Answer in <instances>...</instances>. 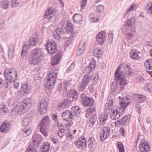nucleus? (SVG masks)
Instances as JSON below:
<instances>
[{
  "instance_id": "nucleus-63",
  "label": "nucleus",
  "mask_w": 152,
  "mask_h": 152,
  "mask_svg": "<svg viewBox=\"0 0 152 152\" xmlns=\"http://www.w3.org/2000/svg\"><path fill=\"white\" fill-rule=\"evenodd\" d=\"M15 48V45L13 44H11L10 45L9 47V51H14Z\"/></svg>"
},
{
  "instance_id": "nucleus-56",
  "label": "nucleus",
  "mask_w": 152,
  "mask_h": 152,
  "mask_svg": "<svg viewBox=\"0 0 152 152\" xmlns=\"http://www.w3.org/2000/svg\"><path fill=\"white\" fill-rule=\"evenodd\" d=\"M146 61L148 65V66L147 65V68L150 70H152V60H149Z\"/></svg>"
},
{
  "instance_id": "nucleus-30",
  "label": "nucleus",
  "mask_w": 152,
  "mask_h": 152,
  "mask_svg": "<svg viewBox=\"0 0 152 152\" xmlns=\"http://www.w3.org/2000/svg\"><path fill=\"white\" fill-rule=\"evenodd\" d=\"M140 53L138 52V53L134 50H132L130 52V56L132 59H137L138 58V59H140V57L139 55Z\"/></svg>"
},
{
  "instance_id": "nucleus-47",
  "label": "nucleus",
  "mask_w": 152,
  "mask_h": 152,
  "mask_svg": "<svg viewBox=\"0 0 152 152\" xmlns=\"http://www.w3.org/2000/svg\"><path fill=\"white\" fill-rule=\"evenodd\" d=\"M117 146L119 152H124V145L121 142H118Z\"/></svg>"
},
{
  "instance_id": "nucleus-5",
  "label": "nucleus",
  "mask_w": 152,
  "mask_h": 152,
  "mask_svg": "<svg viewBox=\"0 0 152 152\" xmlns=\"http://www.w3.org/2000/svg\"><path fill=\"white\" fill-rule=\"evenodd\" d=\"M57 74L56 73H49L46 77L47 83L45 86L48 89L52 88L54 86L56 80Z\"/></svg>"
},
{
  "instance_id": "nucleus-4",
  "label": "nucleus",
  "mask_w": 152,
  "mask_h": 152,
  "mask_svg": "<svg viewBox=\"0 0 152 152\" xmlns=\"http://www.w3.org/2000/svg\"><path fill=\"white\" fill-rule=\"evenodd\" d=\"M50 117L46 116L43 118L39 124L40 131L45 136L48 135L47 127L50 124Z\"/></svg>"
},
{
  "instance_id": "nucleus-17",
  "label": "nucleus",
  "mask_w": 152,
  "mask_h": 152,
  "mask_svg": "<svg viewBox=\"0 0 152 152\" xmlns=\"http://www.w3.org/2000/svg\"><path fill=\"white\" fill-rule=\"evenodd\" d=\"M96 64L94 60L91 61L89 62L88 65L85 67V72L88 74L91 73L93 71L96 66Z\"/></svg>"
},
{
  "instance_id": "nucleus-50",
  "label": "nucleus",
  "mask_w": 152,
  "mask_h": 152,
  "mask_svg": "<svg viewBox=\"0 0 152 152\" xmlns=\"http://www.w3.org/2000/svg\"><path fill=\"white\" fill-rule=\"evenodd\" d=\"M95 107L94 106H92L91 108H89L87 111V114L88 115H91L92 113H93V114H95V112L96 111V110L95 109Z\"/></svg>"
},
{
  "instance_id": "nucleus-52",
  "label": "nucleus",
  "mask_w": 152,
  "mask_h": 152,
  "mask_svg": "<svg viewBox=\"0 0 152 152\" xmlns=\"http://www.w3.org/2000/svg\"><path fill=\"white\" fill-rule=\"evenodd\" d=\"M144 88L148 91L152 93V84L148 83L145 86Z\"/></svg>"
},
{
  "instance_id": "nucleus-31",
  "label": "nucleus",
  "mask_w": 152,
  "mask_h": 152,
  "mask_svg": "<svg viewBox=\"0 0 152 152\" xmlns=\"http://www.w3.org/2000/svg\"><path fill=\"white\" fill-rule=\"evenodd\" d=\"M50 145L47 142L43 143L40 146L41 151L42 152H47L50 148Z\"/></svg>"
},
{
  "instance_id": "nucleus-51",
  "label": "nucleus",
  "mask_w": 152,
  "mask_h": 152,
  "mask_svg": "<svg viewBox=\"0 0 152 152\" xmlns=\"http://www.w3.org/2000/svg\"><path fill=\"white\" fill-rule=\"evenodd\" d=\"M75 63L73 62L72 63L67 69L66 72L67 73H69L73 71L75 69Z\"/></svg>"
},
{
  "instance_id": "nucleus-11",
  "label": "nucleus",
  "mask_w": 152,
  "mask_h": 152,
  "mask_svg": "<svg viewBox=\"0 0 152 152\" xmlns=\"http://www.w3.org/2000/svg\"><path fill=\"white\" fill-rule=\"evenodd\" d=\"M66 94L68 99L72 100V102L77 100L78 97L77 92L75 90H70L66 93Z\"/></svg>"
},
{
  "instance_id": "nucleus-39",
  "label": "nucleus",
  "mask_w": 152,
  "mask_h": 152,
  "mask_svg": "<svg viewBox=\"0 0 152 152\" xmlns=\"http://www.w3.org/2000/svg\"><path fill=\"white\" fill-rule=\"evenodd\" d=\"M130 116L129 115H125L121 119V122L124 125L128 124L129 121Z\"/></svg>"
},
{
  "instance_id": "nucleus-54",
  "label": "nucleus",
  "mask_w": 152,
  "mask_h": 152,
  "mask_svg": "<svg viewBox=\"0 0 152 152\" xmlns=\"http://www.w3.org/2000/svg\"><path fill=\"white\" fill-rule=\"evenodd\" d=\"M20 0H12L11 1V6L12 7H16L19 6Z\"/></svg>"
},
{
  "instance_id": "nucleus-64",
  "label": "nucleus",
  "mask_w": 152,
  "mask_h": 152,
  "mask_svg": "<svg viewBox=\"0 0 152 152\" xmlns=\"http://www.w3.org/2000/svg\"><path fill=\"white\" fill-rule=\"evenodd\" d=\"M133 34L132 33H127L126 35V38L129 40H130L133 37Z\"/></svg>"
},
{
  "instance_id": "nucleus-43",
  "label": "nucleus",
  "mask_w": 152,
  "mask_h": 152,
  "mask_svg": "<svg viewBox=\"0 0 152 152\" xmlns=\"http://www.w3.org/2000/svg\"><path fill=\"white\" fill-rule=\"evenodd\" d=\"M108 115V114H104L101 115V117L99 119L101 124L103 125L105 123L106 121Z\"/></svg>"
},
{
  "instance_id": "nucleus-29",
  "label": "nucleus",
  "mask_w": 152,
  "mask_h": 152,
  "mask_svg": "<svg viewBox=\"0 0 152 152\" xmlns=\"http://www.w3.org/2000/svg\"><path fill=\"white\" fill-rule=\"evenodd\" d=\"M121 106L120 108L119 107L118 109L117 110V112L119 113L120 116L123 115L124 113V107L125 108L129 104L128 103L126 104L125 102L123 101L121 102Z\"/></svg>"
},
{
  "instance_id": "nucleus-3",
  "label": "nucleus",
  "mask_w": 152,
  "mask_h": 152,
  "mask_svg": "<svg viewBox=\"0 0 152 152\" xmlns=\"http://www.w3.org/2000/svg\"><path fill=\"white\" fill-rule=\"evenodd\" d=\"M5 80L8 82L10 85L12 82H14L17 79V72L14 68L7 69L4 72Z\"/></svg>"
},
{
  "instance_id": "nucleus-44",
  "label": "nucleus",
  "mask_w": 152,
  "mask_h": 152,
  "mask_svg": "<svg viewBox=\"0 0 152 152\" xmlns=\"http://www.w3.org/2000/svg\"><path fill=\"white\" fill-rule=\"evenodd\" d=\"M22 88L24 93L28 94L30 91L31 89V86L27 84H25L23 85Z\"/></svg>"
},
{
  "instance_id": "nucleus-53",
  "label": "nucleus",
  "mask_w": 152,
  "mask_h": 152,
  "mask_svg": "<svg viewBox=\"0 0 152 152\" xmlns=\"http://www.w3.org/2000/svg\"><path fill=\"white\" fill-rule=\"evenodd\" d=\"M147 12L151 14H152V3L150 4L147 3L146 7Z\"/></svg>"
},
{
  "instance_id": "nucleus-55",
  "label": "nucleus",
  "mask_w": 152,
  "mask_h": 152,
  "mask_svg": "<svg viewBox=\"0 0 152 152\" xmlns=\"http://www.w3.org/2000/svg\"><path fill=\"white\" fill-rule=\"evenodd\" d=\"M99 78V75L97 72V74H95L92 76V78L94 80L93 82L94 84H96L98 83Z\"/></svg>"
},
{
  "instance_id": "nucleus-36",
  "label": "nucleus",
  "mask_w": 152,
  "mask_h": 152,
  "mask_svg": "<svg viewBox=\"0 0 152 152\" xmlns=\"http://www.w3.org/2000/svg\"><path fill=\"white\" fill-rule=\"evenodd\" d=\"M87 86V84L82 80L78 85V90L79 91L82 92L86 89Z\"/></svg>"
},
{
  "instance_id": "nucleus-6",
  "label": "nucleus",
  "mask_w": 152,
  "mask_h": 152,
  "mask_svg": "<svg viewBox=\"0 0 152 152\" xmlns=\"http://www.w3.org/2000/svg\"><path fill=\"white\" fill-rule=\"evenodd\" d=\"M48 105V102L46 99H42L39 100L37 104V109L41 115L46 113Z\"/></svg>"
},
{
  "instance_id": "nucleus-7",
  "label": "nucleus",
  "mask_w": 152,
  "mask_h": 152,
  "mask_svg": "<svg viewBox=\"0 0 152 152\" xmlns=\"http://www.w3.org/2000/svg\"><path fill=\"white\" fill-rule=\"evenodd\" d=\"M80 99L84 106H90L92 105L94 102V100L92 98L86 95L83 94L81 95Z\"/></svg>"
},
{
  "instance_id": "nucleus-1",
  "label": "nucleus",
  "mask_w": 152,
  "mask_h": 152,
  "mask_svg": "<svg viewBox=\"0 0 152 152\" xmlns=\"http://www.w3.org/2000/svg\"><path fill=\"white\" fill-rule=\"evenodd\" d=\"M121 67L124 69L126 74L128 76L131 75V70L130 66L125 63L121 64L120 66L118 67L115 73L114 80L115 82H113L110 85V92L112 95L118 94L124 90L125 86L127 84L124 73L119 71Z\"/></svg>"
},
{
  "instance_id": "nucleus-28",
  "label": "nucleus",
  "mask_w": 152,
  "mask_h": 152,
  "mask_svg": "<svg viewBox=\"0 0 152 152\" xmlns=\"http://www.w3.org/2000/svg\"><path fill=\"white\" fill-rule=\"evenodd\" d=\"M10 84L8 81L6 80L5 81L0 78V88L4 87V89L7 91L10 88Z\"/></svg>"
},
{
  "instance_id": "nucleus-25",
  "label": "nucleus",
  "mask_w": 152,
  "mask_h": 152,
  "mask_svg": "<svg viewBox=\"0 0 152 152\" xmlns=\"http://www.w3.org/2000/svg\"><path fill=\"white\" fill-rule=\"evenodd\" d=\"M70 111H72L73 116H74L76 117H78L80 116L81 111L80 108L77 106L73 107Z\"/></svg>"
},
{
  "instance_id": "nucleus-58",
  "label": "nucleus",
  "mask_w": 152,
  "mask_h": 152,
  "mask_svg": "<svg viewBox=\"0 0 152 152\" xmlns=\"http://www.w3.org/2000/svg\"><path fill=\"white\" fill-rule=\"evenodd\" d=\"M97 12L99 13L103 12L104 10V7L101 5L98 6L96 7Z\"/></svg>"
},
{
  "instance_id": "nucleus-16",
  "label": "nucleus",
  "mask_w": 152,
  "mask_h": 152,
  "mask_svg": "<svg viewBox=\"0 0 152 152\" xmlns=\"http://www.w3.org/2000/svg\"><path fill=\"white\" fill-rule=\"evenodd\" d=\"M66 31L67 34H72V37H75L76 34L72 33L73 30V26L72 23L69 21H67L65 26Z\"/></svg>"
},
{
  "instance_id": "nucleus-13",
  "label": "nucleus",
  "mask_w": 152,
  "mask_h": 152,
  "mask_svg": "<svg viewBox=\"0 0 152 152\" xmlns=\"http://www.w3.org/2000/svg\"><path fill=\"white\" fill-rule=\"evenodd\" d=\"M106 34L104 31L99 32L96 37V39L97 43L99 45H102L105 39Z\"/></svg>"
},
{
  "instance_id": "nucleus-33",
  "label": "nucleus",
  "mask_w": 152,
  "mask_h": 152,
  "mask_svg": "<svg viewBox=\"0 0 152 152\" xmlns=\"http://www.w3.org/2000/svg\"><path fill=\"white\" fill-rule=\"evenodd\" d=\"M9 129V126L6 123H3L0 127V132L2 133H5Z\"/></svg>"
},
{
  "instance_id": "nucleus-37",
  "label": "nucleus",
  "mask_w": 152,
  "mask_h": 152,
  "mask_svg": "<svg viewBox=\"0 0 152 152\" xmlns=\"http://www.w3.org/2000/svg\"><path fill=\"white\" fill-rule=\"evenodd\" d=\"M38 39L36 36L33 37V36L29 40V45L30 46H34L35 45V44L37 42Z\"/></svg>"
},
{
  "instance_id": "nucleus-35",
  "label": "nucleus",
  "mask_w": 152,
  "mask_h": 152,
  "mask_svg": "<svg viewBox=\"0 0 152 152\" xmlns=\"http://www.w3.org/2000/svg\"><path fill=\"white\" fill-rule=\"evenodd\" d=\"M93 53L95 56L100 57L102 56L103 52L100 48H96L94 50Z\"/></svg>"
},
{
  "instance_id": "nucleus-18",
  "label": "nucleus",
  "mask_w": 152,
  "mask_h": 152,
  "mask_svg": "<svg viewBox=\"0 0 152 152\" xmlns=\"http://www.w3.org/2000/svg\"><path fill=\"white\" fill-rule=\"evenodd\" d=\"M140 144L139 146L140 147V145L144 149V151L146 152L149 151H150V146L149 145V142L146 140H142L140 141Z\"/></svg>"
},
{
  "instance_id": "nucleus-62",
  "label": "nucleus",
  "mask_w": 152,
  "mask_h": 152,
  "mask_svg": "<svg viewBox=\"0 0 152 152\" xmlns=\"http://www.w3.org/2000/svg\"><path fill=\"white\" fill-rule=\"evenodd\" d=\"M113 34L112 33H110L108 35V40L110 42H111L113 40Z\"/></svg>"
},
{
  "instance_id": "nucleus-8",
  "label": "nucleus",
  "mask_w": 152,
  "mask_h": 152,
  "mask_svg": "<svg viewBox=\"0 0 152 152\" xmlns=\"http://www.w3.org/2000/svg\"><path fill=\"white\" fill-rule=\"evenodd\" d=\"M23 105L22 103L16 104L14 108L12 109V113L14 114H18L21 115L27 111Z\"/></svg>"
},
{
  "instance_id": "nucleus-49",
  "label": "nucleus",
  "mask_w": 152,
  "mask_h": 152,
  "mask_svg": "<svg viewBox=\"0 0 152 152\" xmlns=\"http://www.w3.org/2000/svg\"><path fill=\"white\" fill-rule=\"evenodd\" d=\"M136 4H135L134 3H132V5L129 7V8L127 9L126 12L124 13L125 16L126 14H128L131 11L133 10L134 7H136Z\"/></svg>"
},
{
  "instance_id": "nucleus-42",
  "label": "nucleus",
  "mask_w": 152,
  "mask_h": 152,
  "mask_svg": "<svg viewBox=\"0 0 152 152\" xmlns=\"http://www.w3.org/2000/svg\"><path fill=\"white\" fill-rule=\"evenodd\" d=\"M73 19L74 22L75 23H77L81 20L82 17L79 14H75L73 17Z\"/></svg>"
},
{
  "instance_id": "nucleus-48",
  "label": "nucleus",
  "mask_w": 152,
  "mask_h": 152,
  "mask_svg": "<svg viewBox=\"0 0 152 152\" xmlns=\"http://www.w3.org/2000/svg\"><path fill=\"white\" fill-rule=\"evenodd\" d=\"M31 131L30 129H25L22 131V134L24 137H26L29 135L31 133Z\"/></svg>"
},
{
  "instance_id": "nucleus-41",
  "label": "nucleus",
  "mask_w": 152,
  "mask_h": 152,
  "mask_svg": "<svg viewBox=\"0 0 152 152\" xmlns=\"http://www.w3.org/2000/svg\"><path fill=\"white\" fill-rule=\"evenodd\" d=\"M10 2L7 1H4L0 2V6L4 9H6L8 8Z\"/></svg>"
},
{
  "instance_id": "nucleus-40",
  "label": "nucleus",
  "mask_w": 152,
  "mask_h": 152,
  "mask_svg": "<svg viewBox=\"0 0 152 152\" xmlns=\"http://www.w3.org/2000/svg\"><path fill=\"white\" fill-rule=\"evenodd\" d=\"M37 147L32 144L29 145L26 149V152H37Z\"/></svg>"
},
{
  "instance_id": "nucleus-24",
  "label": "nucleus",
  "mask_w": 152,
  "mask_h": 152,
  "mask_svg": "<svg viewBox=\"0 0 152 152\" xmlns=\"http://www.w3.org/2000/svg\"><path fill=\"white\" fill-rule=\"evenodd\" d=\"M21 103L24 105L25 108L28 111L31 106L32 101L30 98H26L23 100V102Z\"/></svg>"
},
{
  "instance_id": "nucleus-12",
  "label": "nucleus",
  "mask_w": 152,
  "mask_h": 152,
  "mask_svg": "<svg viewBox=\"0 0 152 152\" xmlns=\"http://www.w3.org/2000/svg\"><path fill=\"white\" fill-rule=\"evenodd\" d=\"M42 140V137L40 135L36 134L33 135L32 137L31 144L38 147L41 143Z\"/></svg>"
},
{
  "instance_id": "nucleus-59",
  "label": "nucleus",
  "mask_w": 152,
  "mask_h": 152,
  "mask_svg": "<svg viewBox=\"0 0 152 152\" xmlns=\"http://www.w3.org/2000/svg\"><path fill=\"white\" fill-rule=\"evenodd\" d=\"M64 104L63 102H62L59 103L57 107V109L59 110H62L64 109L65 107H64Z\"/></svg>"
},
{
  "instance_id": "nucleus-20",
  "label": "nucleus",
  "mask_w": 152,
  "mask_h": 152,
  "mask_svg": "<svg viewBox=\"0 0 152 152\" xmlns=\"http://www.w3.org/2000/svg\"><path fill=\"white\" fill-rule=\"evenodd\" d=\"M86 43L84 41H81L78 47V49L77 51V55L78 56L81 55L83 53L86 47Z\"/></svg>"
},
{
  "instance_id": "nucleus-26",
  "label": "nucleus",
  "mask_w": 152,
  "mask_h": 152,
  "mask_svg": "<svg viewBox=\"0 0 152 152\" xmlns=\"http://www.w3.org/2000/svg\"><path fill=\"white\" fill-rule=\"evenodd\" d=\"M110 112L111 117L113 120L118 119L121 116L119 113L117 112V110L115 109L110 110Z\"/></svg>"
},
{
  "instance_id": "nucleus-15",
  "label": "nucleus",
  "mask_w": 152,
  "mask_h": 152,
  "mask_svg": "<svg viewBox=\"0 0 152 152\" xmlns=\"http://www.w3.org/2000/svg\"><path fill=\"white\" fill-rule=\"evenodd\" d=\"M70 110H65L62 114V116L63 119L65 121H69L71 120L72 119L73 115Z\"/></svg>"
},
{
  "instance_id": "nucleus-32",
  "label": "nucleus",
  "mask_w": 152,
  "mask_h": 152,
  "mask_svg": "<svg viewBox=\"0 0 152 152\" xmlns=\"http://www.w3.org/2000/svg\"><path fill=\"white\" fill-rule=\"evenodd\" d=\"M92 80V76L87 74L83 77L82 80L88 85Z\"/></svg>"
},
{
  "instance_id": "nucleus-57",
  "label": "nucleus",
  "mask_w": 152,
  "mask_h": 152,
  "mask_svg": "<svg viewBox=\"0 0 152 152\" xmlns=\"http://www.w3.org/2000/svg\"><path fill=\"white\" fill-rule=\"evenodd\" d=\"M72 100L69 99V100H66L64 102V107L65 108H68L70 106Z\"/></svg>"
},
{
  "instance_id": "nucleus-45",
  "label": "nucleus",
  "mask_w": 152,
  "mask_h": 152,
  "mask_svg": "<svg viewBox=\"0 0 152 152\" xmlns=\"http://www.w3.org/2000/svg\"><path fill=\"white\" fill-rule=\"evenodd\" d=\"M55 33H53L54 37L56 39L59 40L60 37L61 32L59 31V28H57L55 30Z\"/></svg>"
},
{
  "instance_id": "nucleus-21",
  "label": "nucleus",
  "mask_w": 152,
  "mask_h": 152,
  "mask_svg": "<svg viewBox=\"0 0 152 152\" xmlns=\"http://www.w3.org/2000/svg\"><path fill=\"white\" fill-rule=\"evenodd\" d=\"M55 11L53 9L51 8H49L48 10L46 11L44 15V18H48L49 20H50V19L52 18L55 14Z\"/></svg>"
},
{
  "instance_id": "nucleus-38",
  "label": "nucleus",
  "mask_w": 152,
  "mask_h": 152,
  "mask_svg": "<svg viewBox=\"0 0 152 152\" xmlns=\"http://www.w3.org/2000/svg\"><path fill=\"white\" fill-rule=\"evenodd\" d=\"M72 37L71 35V36L69 37H64V39L65 41V42L64 43V45L65 47H66L68 46V45H70L71 43H72L73 41V39H72Z\"/></svg>"
},
{
  "instance_id": "nucleus-2",
  "label": "nucleus",
  "mask_w": 152,
  "mask_h": 152,
  "mask_svg": "<svg viewBox=\"0 0 152 152\" xmlns=\"http://www.w3.org/2000/svg\"><path fill=\"white\" fill-rule=\"evenodd\" d=\"M45 55L42 49L37 48L33 50L31 52L29 58L30 64L36 65L40 63Z\"/></svg>"
},
{
  "instance_id": "nucleus-10",
  "label": "nucleus",
  "mask_w": 152,
  "mask_h": 152,
  "mask_svg": "<svg viewBox=\"0 0 152 152\" xmlns=\"http://www.w3.org/2000/svg\"><path fill=\"white\" fill-rule=\"evenodd\" d=\"M46 49L50 54H54L57 51V45L54 42H49L46 44Z\"/></svg>"
},
{
  "instance_id": "nucleus-34",
  "label": "nucleus",
  "mask_w": 152,
  "mask_h": 152,
  "mask_svg": "<svg viewBox=\"0 0 152 152\" xmlns=\"http://www.w3.org/2000/svg\"><path fill=\"white\" fill-rule=\"evenodd\" d=\"M97 120V116L96 114H93V115L91 116V118L90 119L89 121L88 122L89 126L92 127L94 124Z\"/></svg>"
},
{
  "instance_id": "nucleus-14",
  "label": "nucleus",
  "mask_w": 152,
  "mask_h": 152,
  "mask_svg": "<svg viewBox=\"0 0 152 152\" xmlns=\"http://www.w3.org/2000/svg\"><path fill=\"white\" fill-rule=\"evenodd\" d=\"M75 144L79 149H84L86 146V141L84 137L79 138L76 142H75Z\"/></svg>"
},
{
  "instance_id": "nucleus-46",
  "label": "nucleus",
  "mask_w": 152,
  "mask_h": 152,
  "mask_svg": "<svg viewBox=\"0 0 152 152\" xmlns=\"http://www.w3.org/2000/svg\"><path fill=\"white\" fill-rule=\"evenodd\" d=\"M100 140L102 141H104L109 136L108 135H107L104 133V131L103 130H101V131L100 133Z\"/></svg>"
},
{
  "instance_id": "nucleus-27",
  "label": "nucleus",
  "mask_w": 152,
  "mask_h": 152,
  "mask_svg": "<svg viewBox=\"0 0 152 152\" xmlns=\"http://www.w3.org/2000/svg\"><path fill=\"white\" fill-rule=\"evenodd\" d=\"M134 96L137 103H140L144 102L145 100V97L143 95L139 94H135Z\"/></svg>"
},
{
  "instance_id": "nucleus-60",
  "label": "nucleus",
  "mask_w": 152,
  "mask_h": 152,
  "mask_svg": "<svg viewBox=\"0 0 152 152\" xmlns=\"http://www.w3.org/2000/svg\"><path fill=\"white\" fill-rule=\"evenodd\" d=\"M102 130H103L104 131V133H105L107 134L109 136L110 134V129L109 127H106L103 128V129H102Z\"/></svg>"
},
{
  "instance_id": "nucleus-22",
  "label": "nucleus",
  "mask_w": 152,
  "mask_h": 152,
  "mask_svg": "<svg viewBox=\"0 0 152 152\" xmlns=\"http://www.w3.org/2000/svg\"><path fill=\"white\" fill-rule=\"evenodd\" d=\"M62 55L61 53H58L56 55L54 56L51 60V65L54 66L58 64L60 61Z\"/></svg>"
},
{
  "instance_id": "nucleus-61",
  "label": "nucleus",
  "mask_w": 152,
  "mask_h": 152,
  "mask_svg": "<svg viewBox=\"0 0 152 152\" xmlns=\"http://www.w3.org/2000/svg\"><path fill=\"white\" fill-rule=\"evenodd\" d=\"M87 0H81V9H84V7L86 5Z\"/></svg>"
},
{
  "instance_id": "nucleus-23",
  "label": "nucleus",
  "mask_w": 152,
  "mask_h": 152,
  "mask_svg": "<svg viewBox=\"0 0 152 152\" xmlns=\"http://www.w3.org/2000/svg\"><path fill=\"white\" fill-rule=\"evenodd\" d=\"M88 142V143L89 148L91 150L94 149L96 147V143L94 137H89Z\"/></svg>"
},
{
  "instance_id": "nucleus-9",
  "label": "nucleus",
  "mask_w": 152,
  "mask_h": 152,
  "mask_svg": "<svg viewBox=\"0 0 152 152\" xmlns=\"http://www.w3.org/2000/svg\"><path fill=\"white\" fill-rule=\"evenodd\" d=\"M134 18L132 17L128 19L126 22L123 25V28L122 30H126L127 31L130 30H133L135 28V21Z\"/></svg>"
},
{
  "instance_id": "nucleus-19",
  "label": "nucleus",
  "mask_w": 152,
  "mask_h": 152,
  "mask_svg": "<svg viewBox=\"0 0 152 152\" xmlns=\"http://www.w3.org/2000/svg\"><path fill=\"white\" fill-rule=\"evenodd\" d=\"M32 118L31 114L27 113L23 117V124L25 126L29 125L32 121Z\"/></svg>"
}]
</instances>
